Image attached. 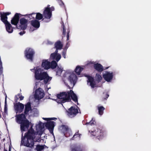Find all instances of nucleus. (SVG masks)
<instances>
[{"label": "nucleus", "instance_id": "nucleus-50", "mask_svg": "<svg viewBox=\"0 0 151 151\" xmlns=\"http://www.w3.org/2000/svg\"><path fill=\"white\" fill-rule=\"evenodd\" d=\"M55 119H56V118H49V121L54 120Z\"/></svg>", "mask_w": 151, "mask_h": 151}, {"label": "nucleus", "instance_id": "nucleus-4", "mask_svg": "<svg viewBox=\"0 0 151 151\" xmlns=\"http://www.w3.org/2000/svg\"><path fill=\"white\" fill-rule=\"evenodd\" d=\"M35 77L36 80L42 81L44 80L45 84H47L52 79V78L49 76L47 73L45 72H41V69H36L35 72Z\"/></svg>", "mask_w": 151, "mask_h": 151}, {"label": "nucleus", "instance_id": "nucleus-53", "mask_svg": "<svg viewBox=\"0 0 151 151\" xmlns=\"http://www.w3.org/2000/svg\"><path fill=\"white\" fill-rule=\"evenodd\" d=\"M9 151H11V147H10V146H9Z\"/></svg>", "mask_w": 151, "mask_h": 151}, {"label": "nucleus", "instance_id": "nucleus-6", "mask_svg": "<svg viewBox=\"0 0 151 151\" xmlns=\"http://www.w3.org/2000/svg\"><path fill=\"white\" fill-rule=\"evenodd\" d=\"M43 16L44 18L42 19L45 22H48L50 21V18L52 15V12L48 8H45L43 12Z\"/></svg>", "mask_w": 151, "mask_h": 151}, {"label": "nucleus", "instance_id": "nucleus-21", "mask_svg": "<svg viewBox=\"0 0 151 151\" xmlns=\"http://www.w3.org/2000/svg\"><path fill=\"white\" fill-rule=\"evenodd\" d=\"M59 129L65 135V134L69 130V127L67 125H62L59 126Z\"/></svg>", "mask_w": 151, "mask_h": 151}, {"label": "nucleus", "instance_id": "nucleus-47", "mask_svg": "<svg viewBox=\"0 0 151 151\" xmlns=\"http://www.w3.org/2000/svg\"><path fill=\"white\" fill-rule=\"evenodd\" d=\"M50 9L52 12V11H53L55 9L54 7L52 6L50 8Z\"/></svg>", "mask_w": 151, "mask_h": 151}, {"label": "nucleus", "instance_id": "nucleus-32", "mask_svg": "<svg viewBox=\"0 0 151 151\" xmlns=\"http://www.w3.org/2000/svg\"><path fill=\"white\" fill-rule=\"evenodd\" d=\"M79 131H78L77 132H76L73 136V137L71 138V140H74L75 138L78 137L79 138H80L81 136V134L78 133Z\"/></svg>", "mask_w": 151, "mask_h": 151}, {"label": "nucleus", "instance_id": "nucleus-56", "mask_svg": "<svg viewBox=\"0 0 151 151\" xmlns=\"http://www.w3.org/2000/svg\"><path fill=\"white\" fill-rule=\"evenodd\" d=\"M4 151H8L7 150H6L5 149L4 146Z\"/></svg>", "mask_w": 151, "mask_h": 151}, {"label": "nucleus", "instance_id": "nucleus-46", "mask_svg": "<svg viewBox=\"0 0 151 151\" xmlns=\"http://www.w3.org/2000/svg\"><path fill=\"white\" fill-rule=\"evenodd\" d=\"M3 68L2 66H0V73H2Z\"/></svg>", "mask_w": 151, "mask_h": 151}, {"label": "nucleus", "instance_id": "nucleus-15", "mask_svg": "<svg viewBox=\"0 0 151 151\" xmlns=\"http://www.w3.org/2000/svg\"><path fill=\"white\" fill-rule=\"evenodd\" d=\"M103 76L106 81H110L113 78V73H110L109 72L106 71L105 73L103 74Z\"/></svg>", "mask_w": 151, "mask_h": 151}, {"label": "nucleus", "instance_id": "nucleus-30", "mask_svg": "<svg viewBox=\"0 0 151 151\" xmlns=\"http://www.w3.org/2000/svg\"><path fill=\"white\" fill-rule=\"evenodd\" d=\"M35 13H33L30 14L23 15V16L25 17L27 16L28 18H29V20L32 19H35Z\"/></svg>", "mask_w": 151, "mask_h": 151}, {"label": "nucleus", "instance_id": "nucleus-43", "mask_svg": "<svg viewBox=\"0 0 151 151\" xmlns=\"http://www.w3.org/2000/svg\"><path fill=\"white\" fill-rule=\"evenodd\" d=\"M66 54V51L64 50V51H63L62 52V55H63V56L65 58H66V56H65Z\"/></svg>", "mask_w": 151, "mask_h": 151}, {"label": "nucleus", "instance_id": "nucleus-28", "mask_svg": "<svg viewBox=\"0 0 151 151\" xmlns=\"http://www.w3.org/2000/svg\"><path fill=\"white\" fill-rule=\"evenodd\" d=\"M109 96V95L107 93H103L101 97V101H104L105 100H107Z\"/></svg>", "mask_w": 151, "mask_h": 151}, {"label": "nucleus", "instance_id": "nucleus-29", "mask_svg": "<svg viewBox=\"0 0 151 151\" xmlns=\"http://www.w3.org/2000/svg\"><path fill=\"white\" fill-rule=\"evenodd\" d=\"M98 110L99 114L100 115H102L104 113V111L105 109V108L103 106H98L97 107Z\"/></svg>", "mask_w": 151, "mask_h": 151}, {"label": "nucleus", "instance_id": "nucleus-20", "mask_svg": "<svg viewBox=\"0 0 151 151\" xmlns=\"http://www.w3.org/2000/svg\"><path fill=\"white\" fill-rule=\"evenodd\" d=\"M6 31L9 33H12L13 31V28L11 24L8 22L4 24Z\"/></svg>", "mask_w": 151, "mask_h": 151}, {"label": "nucleus", "instance_id": "nucleus-1", "mask_svg": "<svg viewBox=\"0 0 151 151\" xmlns=\"http://www.w3.org/2000/svg\"><path fill=\"white\" fill-rule=\"evenodd\" d=\"M38 133L35 132L31 126L27 132L25 133L24 135L23 136L22 135L21 143L24 146L30 148H32L34 146L35 142H40L41 136L38 135L37 136Z\"/></svg>", "mask_w": 151, "mask_h": 151}, {"label": "nucleus", "instance_id": "nucleus-25", "mask_svg": "<svg viewBox=\"0 0 151 151\" xmlns=\"http://www.w3.org/2000/svg\"><path fill=\"white\" fill-rule=\"evenodd\" d=\"M58 66L57 63L55 60H53L51 63L50 62V68H51L52 69H54L56 68Z\"/></svg>", "mask_w": 151, "mask_h": 151}, {"label": "nucleus", "instance_id": "nucleus-2", "mask_svg": "<svg viewBox=\"0 0 151 151\" xmlns=\"http://www.w3.org/2000/svg\"><path fill=\"white\" fill-rule=\"evenodd\" d=\"M32 110L31 103L28 102L25 104L24 113L16 116L17 122L20 124V129L22 132L26 130L29 127L30 122L26 119V116L28 115L29 111Z\"/></svg>", "mask_w": 151, "mask_h": 151}, {"label": "nucleus", "instance_id": "nucleus-39", "mask_svg": "<svg viewBox=\"0 0 151 151\" xmlns=\"http://www.w3.org/2000/svg\"><path fill=\"white\" fill-rule=\"evenodd\" d=\"M57 55L55 53H51L50 55V58L52 60H55Z\"/></svg>", "mask_w": 151, "mask_h": 151}, {"label": "nucleus", "instance_id": "nucleus-19", "mask_svg": "<svg viewBox=\"0 0 151 151\" xmlns=\"http://www.w3.org/2000/svg\"><path fill=\"white\" fill-rule=\"evenodd\" d=\"M88 78L87 82L90 83V86L92 88H94L96 85V83L94 80V78L92 76H87Z\"/></svg>", "mask_w": 151, "mask_h": 151}, {"label": "nucleus", "instance_id": "nucleus-27", "mask_svg": "<svg viewBox=\"0 0 151 151\" xmlns=\"http://www.w3.org/2000/svg\"><path fill=\"white\" fill-rule=\"evenodd\" d=\"M36 14H35V19L36 20H40L41 19H42L44 18H43V14H41L39 12L35 13Z\"/></svg>", "mask_w": 151, "mask_h": 151}, {"label": "nucleus", "instance_id": "nucleus-41", "mask_svg": "<svg viewBox=\"0 0 151 151\" xmlns=\"http://www.w3.org/2000/svg\"><path fill=\"white\" fill-rule=\"evenodd\" d=\"M70 32V30L69 28L67 29V40L68 41L69 40V33Z\"/></svg>", "mask_w": 151, "mask_h": 151}, {"label": "nucleus", "instance_id": "nucleus-18", "mask_svg": "<svg viewBox=\"0 0 151 151\" xmlns=\"http://www.w3.org/2000/svg\"><path fill=\"white\" fill-rule=\"evenodd\" d=\"M77 79L76 75L73 73L71 74L68 78V79L71 84H73V86H74L75 82V80Z\"/></svg>", "mask_w": 151, "mask_h": 151}, {"label": "nucleus", "instance_id": "nucleus-3", "mask_svg": "<svg viewBox=\"0 0 151 151\" xmlns=\"http://www.w3.org/2000/svg\"><path fill=\"white\" fill-rule=\"evenodd\" d=\"M57 98L60 99L58 101L59 103L62 104L67 102H69L71 101V99L75 103L77 102L78 97L73 91L70 90V91L60 92L57 94Z\"/></svg>", "mask_w": 151, "mask_h": 151}, {"label": "nucleus", "instance_id": "nucleus-42", "mask_svg": "<svg viewBox=\"0 0 151 151\" xmlns=\"http://www.w3.org/2000/svg\"><path fill=\"white\" fill-rule=\"evenodd\" d=\"M58 3L59 4V5L60 6L62 7H65V5L64 3L62 1V0H60L59 1H58Z\"/></svg>", "mask_w": 151, "mask_h": 151}, {"label": "nucleus", "instance_id": "nucleus-58", "mask_svg": "<svg viewBox=\"0 0 151 151\" xmlns=\"http://www.w3.org/2000/svg\"><path fill=\"white\" fill-rule=\"evenodd\" d=\"M89 132H90V130H89Z\"/></svg>", "mask_w": 151, "mask_h": 151}, {"label": "nucleus", "instance_id": "nucleus-11", "mask_svg": "<svg viewBox=\"0 0 151 151\" xmlns=\"http://www.w3.org/2000/svg\"><path fill=\"white\" fill-rule=\"evenodd\" d=\"M41 88H39L36 90L35 94V97L36 99L40 100L43 98L45 96V94L43 91H42Z\"/></svg>", "mask_w": 151, "mask_h": 151}, {"label": "nucleus", "instance_id": "nucleus-36", "mask_svg": "<svg viewBox=\"0 0 151 151\" xmlns=\"http://www.w3.org/2000/svg\"><path fill=\"white\" fill-rule=\"evenodd\" d=\"M44 148L43 145H37L36 146V149L37 151H41L44 149Z\"/></svg>", "mask_w": 151, "mask_h": 151}, {"label": "nucleus", "instance_id": "nucleus-16", "mask_svg": "<svg viewBox=\"0 0 151 151\" xmlns=\"http://www.w3.org/2000/svg\"><path fill=\"white\" fill-rule=\"evenodd\" d=\"M50 62L47 60H43L41 65L42 67L45 69H48L50 68Z\"/></svg>", "mask_w": 151, "mask_h": 151}, {"label": "nucleus", "instance_id": "nucleus-26", "mask_svg": "<svg viewBox=\"0 0 151 151\" xmlns=\"http://www.w3.org/2000/svg\"><path fill=\"white\" fill-rule=\"evenodd\" d=\"M55 71L56 72V75L60 76L63 71V68L61 67H59L58 66L56 68Z\"/></svg>", "mask_w": 151, "mask_h": 151}, {"label": "nucleus", "instance_id": "nucleus-23", "mask_svg": "<svg viewBox=\"0 0 151 151\" xmlns=\"http://www.w3.org/2000/svg\"><path fill=\"white\" fill-rule=\"evenodd\" d=\"M54 48H57L59 50L61 49L63 47V45L62 44L61 41L59 40L57 41L55 44Z\"/></svg>", "mask_w": 151, "mask_h": 151}, {"label": "nucleus", "instance_id": "nucleus-40", "mask_svg": "<svg viewBox=\"0 0 151 151\" xmlns=\"http://www.w3.org/2000/svg\"><path fill=\"white\" fill-rule=\"evenodd\" d=\"M61 58V56L60 55L58 54L56 55L55 60L57 62H58L60 59Z\"/></svg>", "mask_w": 151, "mask_h": 151}, {"label": "nucleus", "instance_id": "nucleus-14", "mask_svg": "<svg viewBox=\"0 0 151 151\" xmlns=\"http://www.w3.org/2000/svg\"><path fill=\"white\" fill-rule=\"evenodd\" d=\"M21 14L19 13H16L11 21V23L13 25L17 26L19 21V16Z\"/></svg>", "mask_w": 151, "mask_h": 151}, {"label": "nucleus", "instance_id": "nucleus-10", "mask_svg": "<svg viewBox=\"0 0 151 151\" xmlns=\"http://www.w3.org/2000/svg\"><path fill=\"white\" fill-rule=\"evenodd\" d=\"M55 122L52 121L47 122L45 124V126L49 130L51 134H53V129L55 127Z\"/></svg>", "mask_w": 151, "mask_h": 151}, {"label": "nucleus", "instance_id": "nucleus-51", "mask_svg": "<svg viewBox=\"0 0 151 151\" xmlns=\"http://www.w3.org/2000/svg\"><path fill=\"white\" fill-rule=\"evenodd\" d=\"M50 5H48L47 7H46L45 8H48L49 9V10H50Z\"/></svg>", "mask_w": 151, "mask_h": 151}, {"label": "nucleus", "instance_id": "nucleus-31", "mask_svg": "<svg viewBox=\"0 0 151 151\" xmlns=\"http://www.w3.org/2000/svg\"><path fill=\"white\" fill-rule=\"evenodd\" d=\"M96 124V122L95 119L93 118H92L91 120L89 122H87L86 123V125H95Z\"/></svg>", "mask_w": 151, "mask_h": 151}, {"label": "nucleus", "instance_id": "nucleus-37", "mask_svg": "<svg viewBox=\"0 0 151 151\" xmlns=\"http://www.w3.org/2000/svg\"><path fill=\"white\" fill-rule=\"evenodd\" d=\"M71 151H83L82 149L78 147H76L71 149Z\"/></svg>", "mask_w": 151, "mask_h": 151}, {"label": "nucleus", "instance_id": "nucleus-24", "mask_svg": "<svg viewBox=\"0 0 151 151\" xmlns=\"http://www.w3.org/2000/svg\"><path fill=\"white\" fill-rule=\"evenodd\" d=\"M84 68L83 67H81L80 66H76L75 70V71L77 75H80L81 73L83 70Z\"/></svg>", "mask_w": 151, "mask_h": 151}, {"label": "nucleus", "instance_id": "nucleus-34", "mask_svg": "<svg viewBox=\"0 0 151 151\" xmlns=\"http://www.w3.org/2000/svg\"><path fill=\"white\" fill-rule=\"evenodd\" d=\"M95 78L96 80L99 82L101 80L102 77L100 75L97 73L96 75Z\"/></svg>", "mask_w": 151, "mask_h": 151}, {"label": "nucleus", "instance_id": "nucleus-7", "mask_svg": "<svg viewBox=\"0 0 151 151\" xmlns=\"http://www.w3.org/2000/svg\"><path fill=\"white\" fill-rule=\"evenodd\" d=\"M104 131L100 129H97L94 131H91V134L93 136H96L99 140L102 139L103 137Z\"/></svg>", "mask_w": 151, "mask_h": 151}, {"label": "nucleus", "instance_id": "nucleus-5", "mask_svg": "<svg viewBox=\"0 0 151 151\" xmlns=\"http://www.w3.org/2000/svg\"><path fill=\"white\" fill-rule=\"evenodd\" d=\"M35 54L34 50L31 48H27L24 52V56L26 58L32 61Z\"/></svg>", "mask_w": 151, "mask_h": 151}, {"label": "nucleus", "instance_id": "nucleus-13", "mask_svg": "<svg viewBox=\"0 0 151 151\" xmlns=\"http://www.w3.org/2000/svg\"><path fill=\"white\" fill-rule=\"evenodd\" d=\"M28 20L24 18H21L20 19L19 23L21 28L24 30L26 29L27 27Z\"/></svg>", "mask_w": 151, "mask_h": 151}, {"label": "nucleus", "instance_id": "nucleus-57", "mask_svg": "<svg viewBox=\"0 0 151 151\" xmlns=\"http://www.w3.org/2000/svg\"><path fill=\"white\" fill-rule=\"evenodd\" d=\"M108 68H109V67H107V68H106V69H108Z\"/></svg>", "mask_w": 151, "mask_h": 151}, {"label": "nucleus", "instance_id": "nucleus-49", "mask_svg": "<svg viewBox=\"0 0 151 151\" xmlns=\"http://www.w3.org/2000/svg\"><path fill=\"white\" fill-rule=\"evenodd\" d=\"M42 119H44V120L48 121H49V118H43Z\"/></svg>", "mask_w": 151, "mask_h": 151}, {"label": "nucleus", "instance_id": "nucleus-35", "mask_svg": "<svg viewBox=\"0 0 151 151\" xmlns=\"http://www.w3.org/2000/svg\"><path fill=\"white\" fill-rule=\"evenodd\" d=\"M62 26L63 29V37H65V36L66 34V28L63 22H62Z\"/></svg>", "mask_w": 151, "mask_h": 151}, {"label": "nucleus", "instance_id": "nucleus-54", "mask_svg": "<svg viewBox=\"0 0 151 151\" xmlns=\"http://www.w3.org/2000/svg\"><path fill=\"white\" fill-rule=\"evenodd\" d=\"M68 42L66 44V47H68Z\"/></svg>", "mask_w": 151, "mask_h": 151}, {"label": "nucleus", "instance_id": "nucleus-38", "mask_svg": "<svg viewBox=\"0 0 151 151\" xmlns=\"http://www.w3.org/2000/svg\"><path fill=\"white\" fill-rule=\"evenodd\" d=\"M21 94L19 93L17 94V95H15L14 97V101L15 102H17L19 98V96H20Z\"/></svg>", "mask_w": 151, "mask_h": 151}, {"label": "nucleus", "instance_id": "nucleus-48", "mask_svg": "<svg viewBox=\"0 0 151 151\" xmlns=\"http://www.w3.org/2000/svg\"><path fill=\"white\" fill-rule=\"evenodd\" d=\"M56 50L53 53H55V54L57 55L58 54V50H59V49H57V48H56Z\"/></svg>", "mask_w": 151, "mask_h": 151}, {"label": "nucleus", "instance_id": "nucleus-9", "mask_svg": "<svg viewBox=\"0 0 151 151\" xmlns=\"http://www.w3.org/2000/svg\"><path fill=\"white\" fill-rule=\"evenodd\" d=\"M66 112L68 116H74L78 113V110L74 106H72L66 111Z\"/></svg>", "mask_w": 151, "mask_h": 151}, {"label": "nucleus", "instance_id": "nucleus-45", "mask_svg": "<svg viewBox=\"0 0 151 151\" xmlns=\"http://www.w3.org/2000/svg\"><path fill=\"white\" fill-rule=\"evenodd\" d=\"M19 97V98L20 99V100L22 101L23 100L24 98V96L20 95Z\"/></svg>", "mask_w": 151, "mask_h": 151}, {"label": "nucleus", "instance_id": "nucleus-22", "mask_svg": "<svg viewBox=\"0 0 151 151\" xmlns=\"http://www.w3.org/2000/svg\"><path fill=\"white\" fill-rule=\"evenodd\" d=\"M31 24L33 27L36 28H38L40 26V22L35 19L31 21Z\"/></svg>", "mask_w": 151, "mask_h": 151}, {"label": "nucleus", "instance_id": "nucleus-33", "mask_svg": "<svg viewBox=\"0 0 151 151\" xmlns=\"http://www.w3.org/2000/svg\"><path fill=\"white\" fill-rule=\"evenodd\" d=\"M4 114L5 115L6 114H7V107L6 102V97L5 99V105L4 109Z\"/></svg>", "mask_w": 151, "mask_h": 151}, {"label": "nucleus", "instance_id": "nucleus-52", "mask_svg": "<svg viewBox=\"0 0 151 151\" xmlns=\"http://www.w3.org/2000/svg\"><path fill=\"white\" fill-rule=\"evenodd\" d=\"M66 85L67 86V87L69 88V89H71L72 88H71L69 85H67L66 84Z\"/></svg>", "mask_w": 151, "mask_h": 151}, {"label": "nucleus", "instance_id": "nucleus-17", "mask_svg": "<svg viewBox=\"0 0 151 151\" xmlns=\"http://www.w3.org/2000/svg\"><path fill=\"white\" fill-rule=\"evenodd\" d=\"M93 67L94 69L99 72H101L104 70L103 67L100 63L94 64Z\"/></svg>", "mask_w": 151, "mask_h": 151}, {"label": "nucleus", "instance_id": "nucleus-44", "mask_svg": "<svg viewBox=\"0 0 151 151\" xmlns=\"http://www.w3.org/2000/svg\"><path fill=\"white\" fill-rule=\"evenodd\" d=\"M25 32L24 31H23L20 32L19 34L21 35H22L24 34H25Z\"/></svg>", "mask_w": 151, "mask_h": 151}, {"label": "nucleus", "instance_id": "nucleus-55", "mask_svg": "<svg viewBox=\"0 0 151 151\" xmlns=\"http://www.w3.org/2000/svg\"><path fill=\"white\" fill-rule=\"evenodd\" d=\"M40 129H42L43 128V127H40Z\"/></svg>", "mask_w": 151, "mask_h": 151}, {"label": "nucleus", "instance_id": "nucleus-8", "mask_svg": "<svg viewBox=\"0 0 151 151\" xmlns=\"http://www.w3.org/2000/svg\"><path fill=\"white\" fill-rule=\"evenodd\" d=\"M14 106L16 113H21L23 111L25 105L19 102L14 103Z\"/></svg>", "mask_w": 151, "mask_h": 151}, {"label": "nucleus", "instance_id": "nucleus-12", "mask_svg": "<svg viewBox=\"0 0 151 151\" xmlns=\"http://www.w3.org/2000/svg\"><path fill=\"white\" fill-rule=\"evenodd\" d=\"M11 14V12H1L0 13L1 20L4 24L9 22L7 21V16Z\"/></svg>", "mask_w": 151, "mask_h": 151}]
</instances>
